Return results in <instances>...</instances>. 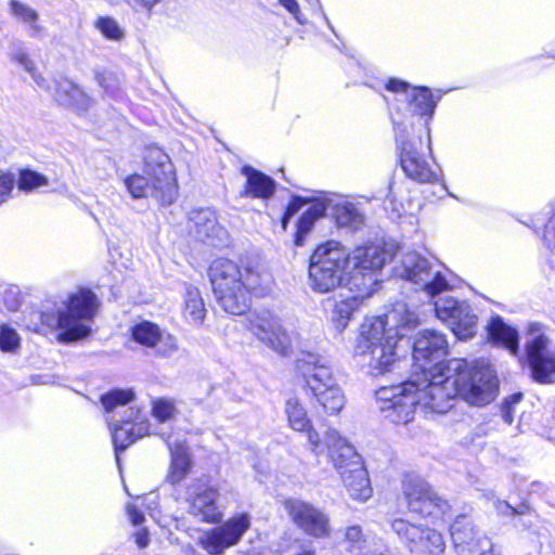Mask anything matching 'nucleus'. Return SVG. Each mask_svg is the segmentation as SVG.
I'll use <instances>...</instances> for the list:
<instances>
[{
  "label": "nucleus",
  "instance_id": "1",
  "mask_svg": "<svg viewBox=\"0 0 555 555\" xmlns=\"http://www.w3.org/2000/svg\"><path fill=\"white\" fill-rule=\"evenodd\" d=\"M448 343L442 333L421 331L413 344L415 371L404 383L383 386L375 392L377 409L392 424L413 421L416 409L443 414L460 396L473 405H486L498 393V379L485 362L468 363L464 359L440 361Z\"/></svg>",
  "mask_w": 555,
  "mask_h": 555
},
{
  "label": "nucleus",
  "instance_id": "2",
  "mask_svg": "<svg viewBox=\"0 0 555 555\" xmlns=\"http://www.w3.org/2000/svg\"><path fill=\"white\" fill-rule=\"evenodd\" d=\"M385 262L386 251L379 245L367 244L350 250L337 241H327L310 256L307 284L311 292L320 295L339 288L373 295Z\"/></svg>",
  "mask_w": 555,
  "mask_h": 555
},
{
  "label": "nucleus",
  "instance_id": "3",
  "mask_svg": "<svg viewBox=\"0 0 555 555\" xmlns=\"http://www.w3.org/2000/svg\"><path fill=\"white\" fill-rule=\"evenodd\" d=\"M420 323L418 315L403 302H397L385 315L366 317L359 327L354 354L378 376L393 369L398 348L405 332Z\"/></svg>",
  "mask_w": 555,
  "mask_h": 555
},
{
  "label": "nucleus",
  "instance_id": "4",
  "mask_svg": "<svg viewBox=\"0 0 555 555\" xmlns=\"http://www.w3.org/2000/svg\"><path fill=\"white\" fill-rule=\"evenodd\" d=\"M209 279L221 308L234 315H242L248 310L251 293L263 295L273 283L271 273L263 266L257 263L243 271L228 258L211 262Z\"/></svg>",
  "mask_w": 555,
  "mask_h": 555
},
{
  "label": "nucleus",
  "instance_id": "5",
  "mask_svg": "<svg viewBox=\"0 0 555 555\" xmlns=\"http://www.w3.org/2000/svg\"><path fill=\"white\" fill-rule=\"evenodd\" d=\"M144 172L125 179V185L133 198L153 196L163 205H170L177 197L178 186L173 165L158 147H151L144 156Z\"/></svg>",
  "mask_w": 555,
  "mask_h": 555
},
{
  "label": "nucleus",
  "instance_id": "6",
  "mask_svg": "<svg viewBox=\"0 0 555 555\" xmlns=\"http://www.w3.org/2000/svg\"><path fill=\"white\" fill-rule=\"evenodd\" d=\"M328 459L340 475L350 499L364 503L373 495V489L361 456L335 429L324 434Z\"/></svg>",
  "mask_w": 555,
  "mask_h": 555
},
{
  "label": "nucleus",
  "instance_id": "7",
  "mask_svg": "<svg viewBox=\"0 0 555 555\" xmlns=\"http://www.w3.org/2000/svg\"><path fill=\"white\" fill-rule=\"evenodd\" d=\"M95 309V295L89 289H79L69 295L55 312L42 313L41 320L47 326L59 330L60 341L69 343L89 335Z\"/></svg>",
  "mask_w": 555,
  "mask_h": 555
},
{
  "label": "nucleus",
  "instance_id": "8",
  "mask_svg": "<svg viewBox=\"0 0 555 555\" xmlns=\"http://www.w3.org/2000/svg\"><path fill=\"white\" fill-rule=\"evenodd\" d=\"M297 366L323 411L330 415L340 413L346 404V397L336 383L327 360L314 353H305L297 360Z\"/></svg>",
  "mask_w": 555,
  "mask_h": 555
},
{
  "label": "nucleus",
  "instance_id": "9",
  "mask_svg": "<svg viewBox=\"0 0 555 555\" xmlns=\"http://www.w3.org/2000/svg\"><path fill=\"white\" fill-rule=\"evenodd\" d=\"M392 125L400 164L404 173L420 183H431L437 180L436 171L427 157L418 150L422 142L418 138L408 134L404 115L401 109L392 115Z\"/></svg>",
  "mask_w": 555,
  "mask_h": 555
},
{
  "label": "nucleus",
  "instance_id": "10",
  "mask_svg": "<svg viewBox=\"0 0 555 555\" xmlns=\"http://www.w3.org/2000/svg\"><path fill=\"white\" fill-rule=\"evenodd\" d=\"M386 89L399 95L397 101L400 104L391 112V116L401 109L404 115L408 134H411L410 130L414 127L413 119L417 118L429 138L428 122L436 108V101L430 90L428 88L412 87L408 82L395 78L388 79Z\"/></svg>",
  "mask_w": 555,
  "mask_h": 555
},
{
  "label": "nucleus",
  "instance_id": "11",
  "mask_svg": "<svg viewBox=\"0 0 555 555\" xmlns=\"http://www.w3.org/2000/svg\"><path fill=\"white\" fill-rule=\"evenodd\" d=\"M443 270L440 262L430 261L415 251L405 253L395 267L399 278L412 282L430 297L449 288Z\"/></svg>",
  "mask_w": 555,
  "mask_h": 555
},
{
  "label": "nucleus",
  "instance_id": "12",
  "mask_svg": "<svg viewBox=\"0 0 555 555\" xmlns=\"http://www.w3.org/2000/svg\"><path fill=\"white\" fill-rule=\"evenodd\" d=\"M403 491L411 513L435 526H442L451 518V506L425 480L418 477L408 478Z\"/></svg>",
  "mask_w": 555,
  "mask_h": 555
},
{
  "label": "nucleus",
  "instance_id": "13",
  "mask_svg": "<svg viewBox=\"0 0 555 555\" xmlns=\"http://www.w3.org/2000/svg\"><path fill=\"white\" fill-rule=\"evenodd\" d=\"M250 526V515L246 512L237 513L223 524L205 530L198 538V544L210 555H222L238 544Z\"/></svg>",
  "mask_w": 555,
  "mask_h": 555
},
{
  "label": "nucleus",
  "instance_id": "14",
  "mask_svg": "<svg viewBox=\"0 0 555 555\" xmlns=\"http://www.w3.org/2000/svg\"><path fill=\"white\" fill-rule=\"evenodd\" d=\"M246 327L258 340L278 354H289L293 347L292 337L280 319L270 311L249 313Z\"/></svg>",
  "mask_w": 555,
  "mask_h": 555
},
{
  "label": "nucleus",
  "instance_id": "15",
  "mask_svg": "<svg viewBox=\"0 0 555 555\" xmlns=\"http://www.w3.org/2000/svg\"><path fill=\"white\" fill-rule=\"evenodd\" d=\"M219 489L203 479H196L186 487L188 512L205 524H219L224 509L218 504Z\"/></svg>",
  "mask_w": 555,
  "mask_h": 555
},
{
  "label": "nucleus",
  "instance_id": "16",
  "mask_svg": "<svg viewBox=\"0 0 555 555\" xmlns=\"http://www.w3.org/2000/svg\"><path fill=\"white\" fill-rule=\"evenodd\" d=\"M283 505L293 524L305 534L314 539L331 537V519L323 509L299 499H287Z\"/></svg>",
  "mask_w": 555,
  "mask_h": 555
},
{
  "label": "nucleus",
  "instance_id": "17",
  "mask_svg": "<svg viewBox=\"0 0 555 555\" xmlns=\"http://www.w3.org/2000/svg\"><path fill=\"white\" fill-rule=\"evenodd\" d=\"M438 319L447 323L459 339L472 338L476 333L477 317L466 301L446 296L435 302Z\"/></svg>",
  "mask_w": 555,
  "mask_h": 555
},
{
  "label": "nucleus",
  "instance_id": "18",
  "mask_svg": "<svg viewBox=\"0 0 555 555\" xmlns=\"http://www.w3.org/2000/svg\"><path fill=\"white\" fill-rule=\"evenodd\" d=\"M547 345L548 338L532 326L526 351L534 380L543 384L555 383V350L547 351Z\"/></svg>",
  "mask_w": 555,
  "mask_h": 555
},
{
  "label": "nucleus",
  "instance_id": "19",
  "mask_svg": "<svg viewBox=\"0 0 555 555\" xmlns=\"http://www.w3.org/2000/svg\"><path fill=\"white\" fill-rule=\"evenodd\" d=\"M391 528L402 541L411 546L421 545L428 555H442L446 551L444 539L435 529H423L402 518L393 519Z\"/></svg>",
  "mask_w": 555,
  "mask_h": 555
},
{
  "label": "nucleus",
  "instance_id": "20",
  "mask_svg": "<svg viewBox=\"0 0 555 555\" xmlns=\"http://www.w3.org/2000/svg\"><path fill=\"white\" fill-rule=\"evenodd\" d=\"M305 205H308V207L302 211L300 218L297 221V231L295 234V244L297 246L304 245L306 235L312 230L315 221L320 219L326 210V203L324 197L315 198L311 202L302 199L301 197H294L289 202L282 219V227L284 230L286 229L289 219Z\"/></svg>",
  "mask_w": 555,
  "mask_h": 555
},
{
  "label": "nucleus",
  "instance_id": "21",
  "mask_svg": "<svg viewBox=\"0 0 555 555\" xmlns=\"http://www.w3.org/2000/svg\"><path fill=\"white\" fill-rule=\"evenodd\" d=\"M131 337L139 345L153 349L156 356L170 357L178 351V339L150 321H142L131 327Z\"/></svg>",
  "mask_w": 555,
  "mask_h": 555
},
{
  "label": "nucleus",
  "instance_id": "22",
  "mask_svg": "<svg viewBox=\"0 0 555 555\" xmlns=\"http://www.w3.org/2000/svg\"><path fill=\"white\" fill-rule=\"evenodd\" d=\"M151 424L147 416L140 409L130 408L120 425L112 428V439L115 446L116 459L118 452L124 451L135 440L150 435Z\"/></svg>",
  "mask_w": 555,
  "mask_h": 555
},
{
  "label": "nucleus",
  "instance_id": "23",
  "mask_svg": "<svg viewBox=\"0 0 555 555\" xmlns=\"http://www.w3.org/2000/svg\"><path fill=\"white\" fill-rule=\"evenodd\" d=\"M192 220L195 224V234L198 240L216 246L228 242V230L219 224L215 211L210 209L195 211L193 212Z\"/></svg>",
  "mask_w": 555,
  "mask_h": 555
},
{
  "label": "nucleus",
  "instance_id": "24",
  "mask_svg": "<svg viewBox=\"0 0 555 555\" xmlns=\"http://www.w3.org/2000/svg\"><path fill=\"white\" fill-rule=\"evenodd\" d=\"M53 96L59 104L70 107L77 113L87 112L93 105V100L80 87L68 79H61L54 82Z\"/></svg>",
  "mask_w": 555,
  "mask_h": 555
},
{
  "label": "nucleus",
  "instance_id": "25",
  "mask_svg": "<svg viewBox=\"0 0 555 555\" xmlns=\"http://www.w3.org/2000/svg\"><path fill=\"white\" fill-rule=\"evenodd\" d=\"M450 533L457 555L475 554V550L481 544L480 540L487 538L479 534L472 521L464 516L455 519L450 528Z\"/></svg>",
  "mask_w": 555,
  "mask_h": 555
},
{
  "label": "nucleus",
  "instance_id": "26",
  "mask_svg": "<svg viewBox=\"0 0 555 555\" xmlns=\"http://www.w3.org/2000/svg\"><path fill=\"white\" fill-rule=\"evenodd\" d=\"M324 199L326 209L331 210L338 227L357 230L364 223L363 212L353 203L340 196L324 197Z\"/></svg>",
  "mask_w": 555,
  "mask_h": 555
},
{
  "label": "nucleus",
  "instance_id": "27",
  "mask_svg": "<svg viewBox=\"0 0 555 555\" xmlns=\"http://www.w3.org/2000/svg\"><path fill=\"white\" fill-rule=\"evenodd\" d=\"M353 295L343 297L341 295L333 300V309L330 313V322L337 333H343L359 309L362 300L371 295H362L360 292H352Z\"/></svg>",
  "mask_w": 555,
  "mask_h": 555
},
{
  "label": "nucleus",
  "instance_id": "28",
  "mask_svg": "<svg viewBox=\"0 0 555 555\" xmlns=\"http://www.w3.org/2000/svg\"><path fill=\"white\" fill-rule=\"evenodd\" d=\"M166 443L170 451V465L166 480L171 485L181 482L191 472L192 461L185 441L172 442L169 438Z\"/></svg>",
  "mask_w": 555,
  "mask_h": 555
},
{
  "label": "nucleus",
  "instance_id": "29",
  "mask_svg": "<svg viewBox=\"0 0 555 555\" xmlns=\"http://www.w3.org/2000/svg\"><path fill=\"white\" fill-rule=\"evenodd\" d=\"M241 172L246 178L243 196L268 199L274 194L275 182L269 176L250 166H244Z\"/></svg>",
  "mask_w": 555,
  "mask_h": 555
},
{
  "label": "nucleus",
  "instance_id": "30",
  "mask_svg": "<svg viewBox=\"0 0 555 555\" xmlns=\"http://www.w3.org/2000/svg\"><path fill=\"white\" fill-rule=\"evenodd\" d=\"M489 335L499 345L508 349L513 354L518 350V333L500 317L492 318L488 325Z\"/></svg>",
  "mask_w": 555,
  "mask_h": 555
},
{
  "label": "nucleus",
  "instance_id": "31",
  "mask_svg": "<svg viewBox=\"0 0 555 555\" xmlns=\"http://www.w3.org/2000/svg\"><path fill=\"white\" fill-rule=\"evenodd\" d=\"M206 317V309L196 287H188L184 296L183 318L185 321L194 326L203 324Z\"/></svg>",
  "mask_w": 555,
  "mask_h": 555
},
{
  "label": "nucleus",
  "instance_id": "32",
  "mask_svg": "<svg viewBox=\"0 0 555 555\" xmlns=\"http://www.w3.org/2000/svg\"><path fill=\"white\" fill-rule=\"evenodd\" d=\"M284 413L287 418L288 426L294 431H302L312 424V421L308 416L305 404L301 400L296 397H289L285 402Z\"/></svg>",
  "mask_w": 555,
  "mask_h": 555
},
{
  "label": "nucleus",
  "instance_id": "33",
  "mask_svg": "<svg viewBox=\"0 0 555 555\" xmlns=\"http://www.w3.org/2000/svg\"><path fill=\"white\" fill-rule=\"evenodd\" d=\"M151 406L153 417L159 423L175 421L179 415L177 400L169 397L153 399Z\"/></svg>",
  "mask_w": 555,
  "mask_h": 555
},
{
  "label": "nucleus",
  "instance_id": "34",
  "mask_svg": "<svg viewBox=\"0 0 555 555\" xmlns=\"http://www.w3.org/2000/svg\"><path fill=\"white\" fill-rule=\"evenodd\" d=\"M10 9L18 21L29 26L31 36H36L41 31V27L38 24L39 15L33 8L16 0H12L10 2Z\"/></svg>",
  "mask_w": 555,
  "mask_h": 555
},
{
  "label": "nucleus",
  "instance_id": "35",
  "mask_svg": "<svg viewBox=\"0 0 555 555\" xmlns=\"http://www.w3.org/2000/svg\"><path fill=\"white\" fill-rule=\"evenodd\" d=\"M134 399L131 389H115L101 397V403L106 412H112L118 406L126 405Z\"/></svg>",
  "mask_w": 555,
  "mask_h": 555
},
{
  "label": "nucleus",
  "instance_id": "36",
  "mask_svg": "<svg viewBox=\"0 0 555 555\" xmlns=\"http://www.w3.org/2000/svg\"><path fill=\"white\" fill-rule=\"evenodd\" d=\"M95 27L99 31L109 40H120L124 38V29L112 17H99L95 22Z\"/></svg>",
  "mask_w": 555,
  "mask_h": 555
},
{
  "label": "nucleus",
  "instance_id": "37",
  "mask_svg": "<svg viewBox=\"0 0 555 555\" xmlns=\"http://www.w3.org/2000/svg\"><path fill=\"white\" fill-rule=\"evenodd\" d=\"M20 336L16 331L9 325L0 326V349L4 352H15L20 347Z\"/></svg>",
  "mask_w": 555,
  "mask_h": 555
},
{
  "label": "nucleus",
  "instance_id": "38",
  "mask_svg": "<svg viewBox=\"0 0 555 555\" xmlns=\"http://www.w3.org/2000/svg\"><path fill=\"white\" fill-rule=\"evenodd\" d=\"M47 183L48 180L44 176L31 170L22 171L18 179V188L24 191H33Z\"/></svg>",
  "mask_w": 555,
  "mask_h": 555
},
{
  "label": "nucleus",
  "instance_id": "39",
  "mask_svg": "<svg viewBox=\"0 0 555 555\" xmlns=\"http://www.w3.org/2000/svg\"><path fill=\"white\" fill-rule=\"evenodd\" d=\"M301 433H305L307 436V441L309 444L310 451L315 455L319 456L322 453V441L319 433L313 427V424L309 426V428L302 430Z\"/></svg>",
  "mask_w": 555,
  "mask_h": 555
},
{
  "label": "nucleus",
  "instance_id": "40",
  "mask_svg": "<svg viewBox=\"0 0 555 555\" xmlns=\"http://www.w3.org/2000/svg\"><path fill=\"white\" fill-rule=\"evenodd\" d=\"M481 544L475 550L478 555H504L503 547L491 541L489 538H482Z\"/></svg>",
  "mask_w": 555,
  "mask_h": 555
},
{
  "label": "nucleus",
  "instance_id": "41",
  "mask_svg": "<svg viewBox=\"0 0 555 555\" xmlns=\"http://www.w3.org/2000/svg\"><path fill=\"white\" fill-rule=\"evenodd\" d=\"M522 398L521 393H515L505 400L502 406V417L506 424H512L514 421V410L513 406L520 402Z\"/></svg>",
  "mask_w": 555,
  "mask_h": 555
},
{
  "label": "nucleus",
  "instance_id": "42",
  "mask_svg": "<svg viewBox=\"0 0 555 555\" xmlns=\"http://www.w3.org/2000/svg\"><path fill=\"white\" fill-rule=\"evenodd\" d=\"M14 183L15 178L12 173H0V204L8 199Z\"/></svg>",
  "mask_w": 555,
  "mask_h": 555
},
{
  "label": "nucleus",
  "instance_id": "43",
  "mask_svg": "<svg viewBox=\"0 0 555 555\" xmlns=\"http://www.w3.org/2000/svg\"><path fill=\"white\" fill-rule=\"evenodd\" d=\"M279 3L299 23L304 24L305 20L301 15L297 0H279Z\"/></svg>",
  "mask_w": 555,
  "mask_h": 555
},
{
  "label": "nucleus",
  "instance_id": "44",
  "mask_svg": "<svg viewBox=\"0 0 555 555\" xmlns=\"http://www.w3.org/2000/svg\"><path fill=\"white\" fill-rule=\"evenodd\" d=\"M345 540L353 545L360 546L363 540V533L360 526H350L345 530Z\"/></svg>",
  "mask_w": 555,
  "mask_h": 555
},
{
  "label": "nucleus",
  "instance_id": "45",
  "mask_svg": "<svg viewBox=\"0 0 555 555\" xmlns=\"http://www.w3.org/2000/svg\"><path fill=\"white\" fill-rule=\"evenodd\" d=\"M23 68L30 75L31 79L38 87H40L42 89L49 88L46 79L42 77V75L38 70L37 66L33 62V60L29 63H27V65L24 66Z\"/></svg>",
  "mask_w": 555,
  "mask_h": 555
},
{
  "label": "nucleus",
  "instance_id": "46",
  "mask_svg": "<svg viewBox=\"0 0 555 555\" xmlns=\"http://www.w3.org/2000/svg\"><path fill=\"white\" fill-rule=\"evenodd\" d=\"M95 80L105 92H113V83L115 81V78L112 74L106 72H96Z\"/></svg>",
  "mask_w": 555,
  "mask_h": 555
},
{
  "label": "nucleus",
  "instance_id": "47",
  "mask_svg": "<svg viewBox=\"0 0 555 555\" xmlns=\"http://www.w3.org/2000/svg\"><path fill=\"white\" fill-rule=\"evenodd\" d=\"M12 60L14 62H16L17 64H20L22 67L26 66L27 63H29L31 61L28 53L22 48H18L13 51Z\"/></svg>",
  "mask_w": 555,
  "mask_h": 555
},
{
  "label": "nucleus",
  "instance_id": "48",
  "mask_svg": "<svg viewBox=\"0 0 555 555\" xmlns=\"http://www.w3.org/2000/svg\"><path fill=\"white\" fill-rule=\"evenodd\" d=\"M127 513L134 526H140L144 521V515L140 513L133 505H127Z\"/></svg>",
  "mask_w": 555,
  "mask_h": 555
},
{
  "label": "nucleus",
  "instance_id": "49",
  "mask_svg": "<svg viewBox=\"0 0 555 555\" xmlns=\"http://www.w3.org/2000/svg\"><path fill=\"white\" fill-rule=\"evenodd\" d=\"M135 544L140 548H144L150 543L149 532L146 529H140L134 533Z\"/></svg>",
  "mask_w": 555,
  "mask_h": 555
},
{
  "label": "nucleus",
  "instance_id": "50",
  "mask_svg": "<svg viewBox=\"0 0 555 555\" xmlns=\"http://www.w3.org/2000/svg\"><path fill=\"white\" fill-rule=\"evenodd\" d=\"M495 509L498 511L499 514L501 515H514V514H517L518 512L512 507L507 502L505 501H499L495 505Z\"/></svg>",
  "mask_w": 555,
  "mask_h": 555
},
{
  "label": "nucleus",
  "instance_id": "51",
  "mask_svg": "<svg viewBox=\"0 0 555 555\" xmlns=\"http://www.w3.org/2000/svg\"><path fill=\"white\" fill-rule=\"evenodd\" d=\"M142 8L151 11L162 0H135Z\"/></svg>",
  "mask_w": 555,
  "mask_h": 555
}]
</instances>
